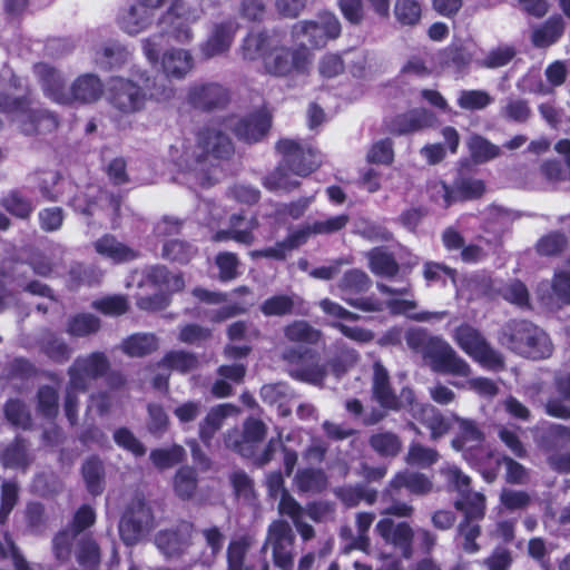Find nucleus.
I'll return each mask as SVG.
<instances>
[{"label": "nucleus", "instance_id": "f257e3e1", "mask_svg": "<svg viewBox=\"0 0 570 570\" xmlns=\"http://www.w3.org/2000/svg\"><path fill=\"white\" fill-rule=\"evenodd\" d=\"M432 489L433 482L424 473L409 469L397 471L380 494V501L384 504L381 514L411 518L414 508L411 500H406V498L426 495Z\"/></svg>", "mask_w": 570, "mask_h": 570}, {"label": "nucleus", "instance_id": "f03ea898", "mask_svg": "<svg viewBox=\"0 0 570 570\" xmlns=\"http://www.w3.org/2000/svg\"><path fill=\"white\" fill-rule=\"evenodd\" d=\"M405 342L410 350L429 360L435 371L459 376L470 374L469 364L455 353L451 345L439 336L430 335L426 330H409Z\"/></svg>", "mask_w": 570, "mask_h": 570}, {"label": "nucleus", "instance_id": "7ed1b4c3", "mask_svg": "<svg viewBox=\"0 0 570 570\" xmlns=\"http://www.w3.org/2000/svg\"><path fill=\"white\" fill-rule=\"evenodd\" d=\"M501 343L512 352L531 360H546L553 353L549 335L527 320H511L502 327Z\"/></svg>", "mask_w": 570, "mask_h": 570}, {"label": "nucleus", "instance_id": "20e7f679", "mask_svg": "<svg viewBox=\"0 0 570 570\" xmlns=\"http://www.w3.org/2000/svg\"><path fill=\"white\" fill-rule=\"evenodd\" d=\"M458 346L479 362L483 367L491 371H502L505 367L504 357L495 351L485 337L472 325L463 323L455 328L453 336Z\"/></svg>", "mask_w": 570, "mask_h": 570}, {"label": "nucleus", "instance_id": "39448f33", "mask_svg": "<svg viewBox=\"0 0 570 570\" xmlns=\"http://www.w3.org/2000/svg\"><path fill=\"white\" fill-rule=\"evenodd\" d=\"M275 150L293 175L306 177L322 164L321 153L312 144L292 138H281Z\"/></svg>", "mask_w": 570, "mask_h": 570}, {"label": "nucleus", "instance_id": "423d86ee", "mask_svg": "<svg viewBox=\"0 0 570 570\" xmlns=\"http://www.w3.org/2000/svg\"><path fill=\"white\" fill-rule=\"evenodd\" d=\"M342 299L350 306L362 312H381L383 303L375 296H363L371 287L372 281L368 275L357 268L346 271L338 285Z\"/></svg>", "mask_w": 570, "mask_h": 570}, {"label": "nucleus", "instance_id": "0eeeda50", "mask_svg": "<svg viewBox=\"0 0 570 570\" xmlns=\"http://www.w3.org/2000/svg\"><path fill=\"white\" fill-rule=\"evenodd\" d=\"M110 370V362L104 352H92L77 357L68 368L69 386L86 392L91 380H97Z\"/></svg>", "mask_w": 570, "mask_h": 570}, {"label": "nucleus", "instance_id": "6e6552de", "mask_svg": "<svg viewBox=\"0 0 570 570\" xmlns=\"http://www.w3.org/2000/svg\"><path fill=\"white\" fill-rule=\"evenodd\" d=\"M197 164L210 159L228 160L234 155L235 148L228 135L213 127H203L196 136Z\"/></svg>", "mask_w": 570, "mask_h": 570}, {"label": "nucleus", "instance_id": "1a4fd4ad", "mask_svg": "<svg viewBox=\"0 0 570 570\" xmlns=\"http://www.w3.org/2000/svg\"><path fill=\"white\" fill-rule=\"evenodd\" d=\"M267 543L272 547L274 566L279 570H293L295 535L287 521L276 520L269 524Z\"/></svg>", "mask_w": 570, "mask_h": 570}, {"label": "nucleus", "instance_id": "9d476101", "mask_svg": "<svg viewBox=\"0 0 570 570\" xmlns=\"http://www.w3.org/2000/svg\"><path fill=\"white\" fill-rule=\"evenodd\" d=\"M308 63L305 49H291L284 46L273 48L263 62L266 72L275 77H286L293 72L304 73Z\"/></svg>", "mask_w": 570, "mask_h": 570}, {"label": "nucleus", "instance_id": "9b49d317", "mask_svg": "<svg viewBox=\"0 0 570 570\" xmlns=\"http://www.w3.org/2000/svg\"><path fill=\"white\" fill-rule=\"evenodd\" d=\"M283 357L289 364L297 365L292 371V376L298 381L318 384L326 377V368L318 363V354L308 347H288Z\"/></svg>", "mask_w": 570, "mask_h": 570}, {"label": "nucleus", "instance_id": "f8f14e48", "mask_svg": "<svg viewBox=\"0 0 570 570\" xmlns=\"http://www.w3.org/2000/svg\"><path fill=\"white\" fill-rule=\"evenodd\" d=\"M186 99L194 109L213 112L229 105L230 91L218 82L194 83L188 88Z\"/></svg>", "mask_w": 570, "mask_h": 570}, {"label": "nucleus", "instance_id": "ddd939ff", "mask_svg": "<svg viewBox=\"0 0 570 570\" xmlns=\"http://www.w3.org/2000/svg\"><path fill=\"white\" fill-rule=\"evenodd\" d=\"M153 520L150 508L144 500H132L125 509L119 521V534L127 546L136 544Z\"/></svg>", "mask_w": 570, "mask_h": 570}, {"label": "nucleus", "instance_id": "4468645a", "mask_svg": "<svg viewBox=\"0 0 570 570\" xmlns=\"http://www.w3.org/2000/svg\"><path fill=\"white\" fill-rule=\"evenodd\" d=\"M145 90L134 81L116 78L109 89V101L112 107L122 114H135L146 105Z\"/></svg>", "mask_w": 570, "mask_h": 570}, {"label": "nucleus", "instance_id": "2eb2a0df", "mask_svg": "<svg viewBox=\"0 0 570 570\" xmlns=\"http://www.w3.org/2000/svg\"><path fill=\"white\" fill-rule=\"evenodd\" d=\"M436 115L426 108L417 107L406 112L397 114L385 122L386 130L394 136L411 135L434 127Z\"/></svg>", "mask_w": 570, "mask_h": 570}, {"label": "nucleus", "instance_id": "dca6fc26", "mask_svg": "<svg viewBox=\"0 0 570 570\" xmlns=\"http://www.w3.org/2000/svg\"><path fill=\"white\" fill-rule=\"evenodd\" d=\"M194 523L180 521L175 528L160 530L155 535L157 548L167 558H179L193 544Z\"/></svg>", "mask_w": 570, "mask_h": 570}, {"label": "nucleus", "instance_id": "f3484780", "mask_svg": "<svg viewBox=\"0 0 570 570\" xmlns=\"http://www.w3.org/2000/svg\"><path fill=\"white\" fill-rule=\"evenodd\" d=\"M375 531L386 544L400 550L403 558L412 557L414 532L407 522L394 523L392 519L383 518L376 523Z\"/></svg>", "mask_w": 570, "mask_h": 570}, {"label": "nucleus", "instance_id": "a211bd4d", "mask_svg": "<svg viewBox=\"0 0 570 570\" xmlns=\"http://www.w3.org/2000/svg\"><path fill=\"white\" fill-rule=\"evenodd\" d=\"M238 22L234 18H228L214 23L207 39L200 45V52L206 59L227 52L235 39Z\"/></svg>", "mask_w": 570, "mask_h": 570}, {"label": "nucleus", "instance_id": "6ab92c4d", "mask_svg": "<svg viewBox=\"0 0 570 570\" xmlns=\"http://www.w3.org/2000/svg\"><path fill=\"white\" fill-rule=\"evenodd\" d=\"M271 127V115L266 110L259 109L239 118L233 127V132L239 140L255 144L268 134Z\"/></svg>", "mask_w": 570, "mask_h": 570}, {"label": "nucleus", "instance_id": "aec40b11", "mask_svg": "<svg viewBox=\"0 0 570 570\" xmlns=\"http://www.w3.org/2000/svg\"><path fill=\"white\" fill-rule=\"evenodd\" d=\"M161 23H169L170 29H163L161 35L154 36L142 40V49L145 56L150 62H157L159 59V42L157 39L167 35L177 41L184 42L191 38V30L186 23L185 19L178 16H174L171 12H167L161 20Z\"/></svg>", "mask_w": 570, "mask_h": 570}, {"label": "nucleus", "instance_id": "412c9836", "mask_svg": "<svg viewBox=\"0 0 570 570\" xmlns=\"http://www.w3.org/2000/svg\"><path fill=\"white\" fill-rule=\"evenodd\" d=\"M372 394L383 409L393 411L401 409V401L391 385L390 374L380 361L373 364Z\"/></svg>", "mask_w": 570, "mask_h": 570}, {"label": "nucleus", "instance_id": "4be33fe9", "mask_svg": "<svg viewBox=\"0 0 570 570\" xmlns=\"http://www.w3.org/2000/svg\"><path fill=\"white\" fill-rule=\"evenodd\" d=\"M20 130L26 136H36L53 132L59 127L57 115L47 109H32L30 106L22 112Z\"/></svg>", "mask_w": 570, "mask_h": 570}, {"label": "nucleus", "instance_id": "5701e85b", "mask_svg": "<svg viewBox=\"0 0 570 570\" xmlns=\"http://www.w3.org/2000/svg\"><path fill=\"white\" fill-rule=\"evenodd\" d=\"M469 165L458 170L452 187L455 203L480 199L485 193V183L471 174Z\"/></svg>", "mask_w": 570, "mask_h": 570}, {"label": "nucleus", "instance_id": "b1692460", "mask_svg": "<svg viewBox=\"0 0 570 570\" xmlns=\"http://www.w3.org/2000/svg\"><path fill=\"white\" fill-rule=\"evenodd\" d=\"M102 94L104 83L101 79L94 73H83L71 83L67 104L72 101L92 104L99 100Z\"/></svg>", "mask_w": 570, "mask_h": 570}, {"label": "nucleus", "instance_id": "393cba45", "mask_svg": "<svg viewBox=\"0 0 570 570\" xmlns=\"http://www.w3.org/2000/svg\"><path fill=\"white\" fill-rule=\"evenodd\" d=\"M566 23L561 14L550 16L543 23L531 30L530 40L535 48H549L563 36Z\"/></svg>", "mask_w": 570, "mask_h": 570}, {"label": "nucleus", "instance_id": "a878e982", "mask_svg": "<svg viewBox=\"0 0 570 570\" xmlns=\"http://www.w3.org/2000/svg\"><path fill=\"white\" fill-rule=\"evenodd\" d=\"M95 250L115 264L135 261L139 252L119 242L114 235L105 234L94 243Z\"/></svg>", "mask_w": 570, "mask_h": 570}, {"label": "nucleus", "instance_id": "bb28decb", "mask_svg": "<svg viewBox=\"0 0 570 570\" xmlns=\"http://www.w3.org/2000/svg\"><path fill=\"white\" fill-rule=\"evenodd\" d=\"M553 385L560 397H551L546 402V414L556 419L569 420L570 406L564 402H570V373L556 375Z\"/></svg>", "mask_w": 570, "mask_h": 570}, {"label": "nucleus", "instance_id": "cd10ccee", "mask_svg": "<svg viewBox=\"0 0 570 570\" xmlns=\"http://www.w3.org/2000/svg\"><path fill=\"white\" fill-rule=\"evenodd\" d=\"M86 490L92 497H99L106 488V468L98 455L88 456L80 469Z\"/></svg>", "mask_w": 570, "mask_h": 570}, {"label": "nucleus", "instance_id": "c85d7f7f", "mask_svg": "<svg viewBox=\"0 0 570 570\" xmlns=\"http://www.w3.org/2000/svg\"><path fill=\"white\" fill-rule=\"evenodd\" d=\"M276 46L267 30L249 31L240 47L242 56L245 60L262 59L264 62L265 57L269 56L271 50Z\"/></svg>", "mask_w": 570, "mask_h": 570}, {"label": "nucleus", "instance_id": "c756f323", "mask_svg": "<svg viewBox=\"0 0 570 570\" xmlns=\"http://www.w3.org/2000/svg\"><path fill=\"white\" fill-rule=\"evenodd\" d=\"M161 68L167 78L183 79L194 68V58L187 50L170 49L161 58Z\"/></svg>", "mask_w": 570, "mask_h": 570}, {"label": "nucleus", "instance_id": "7c9ffc66", "mask_svg": "<svg viewBox=\"0 0 570 570\" xmlns=\"http://www.w3.org/2000/svg\"><path fill=\"white\" fill-rule=\"evenodd\" d=\"M303 301L296 295L277 294L266 298L259 306V311L266 317L298 315V308Z\"/></svg>", "mask_w": 570, "mask_h": 570}, {"label": "nucleus", "instance_id": "2f4dec72", "mask_svg": "<svg viewBox=\"0 0 570 570\" xmlns=\"http://www.w3.org/2000/svg\"><path fill=\"white\" fill-rule=\"evenodd\" d=\"M367 261L368 268L375 276L392 279L400 272V264L394 254L384 247L372 248L367 253Z\"/></svg>", "mask_w": 570, "mask_h": 570}, {"label": "nucleus", "instance_id": "473e14b6", "mask_svg": "<svg viewBox=\"0 0 570 570\" xmlns=\"http://www.w3.org/2000/svg\"><path fill=\"white\" fill-rule=\"evenodd\" d=\"M75 557L82 570H98L101 562V550L92 534L81 535L76 541Z\"/></svg>", "mask_w": 570, "mask_h": 570}, {"label": "nucleus", "instance_id": "72a5a7b5", "mask_svg": "<svg viewBox=\"0 0 570 570\" xmlns=\"http://www.w3.org/2000/svg\"><path fill=\"white\" fill-rule=\"evenodd\" d=\"M117 21L125 32L137 35L151 23V12L140 2L122 9Z\"/></svg>", "mask_w": 570, "mask_h": 570}, {"label": "nucleus", "instance_id": "f704fd0d", "mask_svg": "<svg viewBox=\"0 0 570 570\" xmlns=\"http://www.w3.org/2000/svg\"><path fill=\"white\" fill-rule=\"evenodd\" d=\"M367 443L371 450L382 459H395L403 449L400 435L386 430L372 433Z\"/></svg>", "mask_w": 570, "mask_h": 570}, {"label": "nucleus", "instance_id": "c9c22d12", "mask_svg": "<svg viewBox=\"0 0 570 570\" xmlns=\"http://www.w3.org/2000/svg\"><path fill=\"white\" fill-rule=\"evenodd\" d=\"M459 425L456 435L452 439L451 445L456 451H464L481 445L484 441V433L473 420L453 416Z\"/></svg>", "mask_w": 570, "mask_h": 570}, {"label": "nucleus", "instance_id": "e433bc0d", "mask_svg": "<svg viewBox=\"0 0 570 570\" xmlns=\"http://www.w3.org/2000/svg\"><path fill=\"white\" fill-rule=\"evenodd\" d=\"M242 218L238 216L229 217V228L217 230L213 239L215 242L235 240L236 243L249 246L255 242L254 230L259 227V220L253 219L252 226L239 228Z\"/></svg>", "mask_w": 570, "mask_h": 570}, {"label": "nucleus", "instance_id": "4c0bfd02", "mask_svg": "<svg viewBox=\"0 0 570 570\" xmlns=\"http://www.w3.org/2000/svg\"><path fill=\"white\" fill-rule=\"evenodd\" d=\"M294 482L301 493H321L327 488L328 479L322 469L304 468L296 472Z\"/></svg>", "mask_w": 570, "mask_h": 570}, {"label": "nucleus", "instance_id": "58836bf2", "mask_svg": "<svg viewBox=\"0 0 570 570\" xmlns=\"http://www.w3.org/2000/svg\"><path fill=\"white\" fill-rule=\"evenodd\" d=\"M0 205L11 216L21 220H29L35 209L32 200L19 189H11L3 195Z\"/></svg>", "mask_w": 570, "mask_h": 570}, {"label": "nucleus", "instance_id": "ea45409f", "mask_svg": "<svg viewBox=\"0 0 570 570\" xmlns=\"http://www.w3.org/2000/svg\"><path fill=\"white\" fill-rule=\"evenodd\" d=\"M39 76L43 89L57 102L67 104L69 100L68 92L66 91L65 82L58 70L49 65H40Z\"/></svg>", "mask_w": 570, "mask_h": 570}, {"label": "nucleus", "instance_id": "a19ab883", "mask_svg": "<svg viewBox=\"0 0 570 570\" xmlns=\"http://www.w3.org/2000/svg\"><path fill=\"white\" fill-rule=\"evenodd\" d=\"M158 348V338L151 333H136L124 340L122 352L130 357H144Z\"/></svg>", "mask_w": 570, "mask_h": 570}, {"label": "nucleus", "instance_id": "79ce46f5", "mask_svg": "<svg viewBox=\"0 0 570 570\" xmlns=\"http://www.w3.org/2000/svg\"><path fill=\"white\" fill-rule=\"evenodd\" d=\"M420 422L430 430L433 441L444 436L452 428L451 419L432 405L422 407Z\"/></svg>", "mask_w": 570, "mask_h": 570}, {"label": "nucleus", "instance_id": "37998d69", "mask_svg": "<svg viewBox=\"0 0 570 570\" xmlns=\"http://www.w3.org/2000/svg\"><path fill=\"white\" fill-rule=\"evenodd\" d=\"M292 171L281 159L277 166L263 178V186L269 191H292L299 187L301 183L291 177Z\"/></svg>", "mask_w": 570, "mask_h": 570}, {"label": "nucleus", "instance_id": "c03bdc74", "mask_svg": "<svg viewBox=\"0 0 570 570\" xmlns=\"http://www.w3.org/2000/svg\"><path fill=\"white\" fill-rule=\"evenodd\" d=\"M146 277L150 284L164 287L170 293L180 292L185 287L183 274H174L165 265L151 266L147 271Z\"/></svg>", "mask_w": 570, "mask_h": 570}, {"label": "nucleus", "instance_id": "a18cd8bd", "mask_svg": "<svg viewBox=\"0 0 570 570\" xmlns=\"http://www.w3.org/2000/svg\"><path fill=\"white\" fill-rule=\"evenodd\" d=\"M422 275L428 287L434 285L446 287L448 278L452 284H455L458 278V272L455 268L434 261H426L423 263Z\"/></svg>", "mask_w": 570, "mask_h": 570}, {"label": "nucleus", "instance_id": "49530a36", "mask_svg": "<svg viewBox=\"0 0 570 570\" xmlns=\"http://www.w3.org/2000/svg\"><path fill=\"white\" fill-rule=\"evenodd\" d=\"M198 485V474L195 468L189 465L180 466L174 476V491L181 500H189L194 497Z\"/></svg>", "mask_w": 570, "mask_h": 570}, {"label": "nucleus", "instance_id": "de8ad7c7", "mask_svg": "<svg viewBox=\"0 0 570 570\" xmlns=\"http://www.w3.org/2000/svg\"><path fill=\"white\" fill-rule=\"evenodd\" d=\"M158 366L185 374L198 366V358L194 353L173 350L163 356Z\"/></svg>", "mask_w": 570, "mask_h": 570}, {"label": "nucleus", "instance_id": "09e8293b", "mask_svg": "<svg viewBox=\"0 0 570 570\" xmlns=\"http://www.w3.org/2000/svg\"><path fill=\"white\" fill-rule=\"evenodd\" d=\"M197 254V248L189 242L183 239H168L164 243L161 256L179 265L188 264Z\"/></svg>", "mask_w": 570, "mask_h": 570}, {"label": "nucleus", "instance_id": "8fccbe9b", "mask_svg": "<svg viewBox=\"0 0 570 570\" xmlns=\"http://www.w3.org/2000/svg\"><path fill=\"white\" fill-rule=\"evenodd\" d=\"M292 35L297 39L305 38L304 45L312 48H323L327 43V37L318 21H298L293 26Z\"/></svg>", "mask_w": 570, "mask_h": 570}, {"label": "nucleus", "instance_id": "3c124183", "mask_svg": "<svg viewBox=\"0 0 570 570\" xmlns=\"http://www.w3.org/2000/svg\"><path fill=\"white\" fill-rule=\"evenodd\" d=\"M284 336L287 341L299 344H316L321 338V332L307 321H293L284 327Z\"/></svg>", "mask_w": 570, "mask_h": 570}, {"label": "nucleus", "instance_id": "603ef678", "mask_svg": "<svg viewBox=\"0 0 570 570\" xmlns=\"http://www.w3.org/2000/svg\"><path fill=\"white\" fill-rule=\"evenodd\" d=\"M127 50L117 42H110L96 51L95 61L104 70H112L126 62Z\"/></svg>", "mask_w": 570, "mask_h": 570}, {"label": "nucleus", "instance_id": "864d4df0", "mask_svg": "<svg viewBox=\"0 0 570 570\" xmlns=\"http://www.w3.org/2000/svg\"><path fill=\"white\" fill-rule=\"evenodd\" d=\"M439 459L440 454L435 449L425 446L420 442H412L404 458L407 465L420 469L431 468Z\"/></svg>", "mask_w": 570, "mask_h": 570}, {"label": "nucleus", "instance_id": "5fc2aeb1", "mask_svg": "<svg viewBox=\"0 0 570 570\" xmlns=\"http://www.w3.org/2000/svg\"><path fill=\"white\" fill-rule=\"evenodd\" d=\"M468 146L470 155L476 164L488 163L499 157L501 154L499 146L478 134L470 137Z\"/></svg>", "mask_w": 570, "mask_h": 570}, {"label": "nucleus", "instance_id": "6e6d98bb", "mask_svg": "<svg viewBox=\"0 0 570 570\" xmlns=\"http://www.w3.org/2000/svg\"><path fill=\"white\" fill-rule=\"evenodd\" d=\"M567 246V235L560 230H552L538 239L535 250L540 256L556 257L562 254Z\"/></svg>", "mask_w": 570, "mask_h": 570}, {"label": "nucleus", "instance_id": "4d7b16f0", "mask_svg": "<svg viewBox=\"0 0 570 570\" xmlns=\"http://www.w3.org/2000/svg\"><path fill=\"white\" fill-rule=\"evenodd\" d=\"M150 461L160 471L170 469L186 459V451L179 444L168 449H154L150 451Z\"/></svg>", "mask_w": 570, "mask_h": 570}, {"label": "nucleus", "instance_id": "13d9d810", "mask_svg": "<svg viewBox=\"0 0 570 570\" xmlns=\"http://www.w3.org/2000/svg\"><path fill=\"white\" fill-rule=\"evenodd\" d=\"M100 327L99 317L90 313H80L68 321L67 332L71 336L85 337L97 333Z\"/></svg>", "mask_w": 570, "mask_h": 570}, {"label": "nucleus", "instance_id": "bf43d9fd", "mask_svg": "<svg viewBox=\"0 0 570 570\" xmlns=\"http://www.w3.org/2000/svg\"><path fill=\"white\" fill-rule=\"evenodd\" d=\"M394 16L405 27H415L422 18V6L419 0H395Z\"/></svg>", "mask_w": 570, "mask_h": 570}, {"label": "nucleus", "instance_id": "052dcab7", "mask_svg": "<svg viewBox=\"0 0 570 570\" xmlns=\"http://www.w3.org/2000/svg\"><path fill=\"white\" fill-rule=\"evenodd\" d=\"M37 174L39 175L37 187L41 197L46 202H58L63 196V191L58 188V184L62 179L61 174L59 171L46 170L38 171Z\"/></svg>", "mask_w": 570, "mask_h": 570}, {"label": "nucleus", "instance_id": "680f3d73", "mask_svg": "<svg viewBox=\"0 0 570 570\" xmlns=\"http://www.w3.org/2000/svg\"><path fill=\"white\" fill-rule=\"evenodd\" d=\"M37 410L46 419H56L59 413V393L50 385H42L37 391Z\"/></svg>", "mask_w": 570, "mask_h": 570}, {"label": "nucleus", "instance_id": "e2e57ef3", "mask_svg": "<svg viewBox=\"0 0 570 570\" xmlns=\"http://www.w3.org/2000/svg\"><path fill=\"white\" fill-rule=\"evenodd\" d=\"M225 405L213 407L199 423V439L205 445H209L216 432L222 428L223 420L227 415Z\"/></svg>", "mask_w": 570, "mask_h": 570}, {"label": "nucleus", "instance_id": "0e129e2a", "mask_svg": "<svg viewBox=\"0 0 570 570\" xmlns=\"http://www.w3.org/2000/svg\"><path fill=\"white\" fill-rule=\"evenodd\" d=\"M4 415L8 422L22 430L32 426V417L27 405L19 399H10L4 404Z\"/></svg>", "mask_w": 570, "mask_h": 570}, {"label": "nucleus", "instance_id": "69168bd1", "mask_svg": "<svg viewBox=\"0 0 570 570\" xmlns=\"http://www.w3.org/2000/svg\"><path fill=\"white\" fill-rule=\"evenodd\" d=\"M455 508L463 512L461 521L480 524L485 515V498L482 493H474L472 498L458 501Z\"/></svg>", "mask_w": 570, "mask_h": 570}, {"label": "nucleus", "instance_id": "338daca9", "mask_svg": "<svg viewBox=\"0 0 570 570\" xmlns=\"http://www.w3.org/2000/svg\"><path fill=\"white\" fill-rule=\"evenodd\" d=\"M3 465L12 469H24L29 464V458L24 440L16 438L2 452Z\"/></svg>", "mask_w": 570, "mask_h": 570}, {"label": "nucleus", "instance_id": "774afa93", "mask_svg": "<svg viewBox=\"0 0 570 570\" xmlns=\"http://www.w3.org/2000/svg\"><path fill=\"white\" fill-rule=\"evenodd\" d=\"M492 101L491 95L481 89L461 90L456 99L458 106L469 111L482 110L491 105Z\"/></svg>", "mask_w": 570, "mask_h": 570}]
</instances>
